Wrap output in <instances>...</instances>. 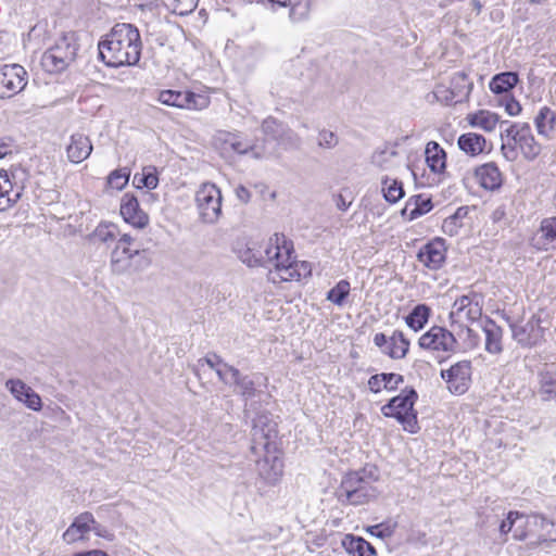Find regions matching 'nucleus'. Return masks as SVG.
I'll return each mask as SVG.
<instances>
[{
  "mask_svg": "<svg viewBox=\"0 0 556 556\" xmlns=\"http://www.w3.org/2000/svg\"><path fill=\"white\" fill-rule=\"evenodd\" d=\"M475 177L480 187L490 191L497 190L503 184L502 173L494 162L478 166Z\"/></svg>",
  "mask_w": 556,
  "mask_h": 556,
  "instance_id": "obj_19",
  "label": "nucleus"
},
{
  "mask_svg": "<svg viewBox=\"0 0 556 556\" xmlns=\"http://www.w3.org/2000/svg\"><path fill=\"white\" fill-rule=\"evenodd\" d=\"M486 139L477 132H466L458 137L459 150L470 156H477L486 151Z\"/></svg>",
  "mask_w": 556,
  "mask_h": 556,
  "instance_id": "obj_26",
  "label": "nucleus"
},
{
  "mask_svg": "<svg viewBox=\"0 0 556 556\" xmlns=\"http://www.w3.org/2000/svg\"><path fill=\"white\" fill-rule=\"evenodd\" d=\"M430 314H431V308L428 305L418 304L405 317V323L414 331H419L428 323Z\"/></svg>",
  "mask_w": 556,
  "mask_h": 556,
  "instance_id": "obj_38",
  "label": "nucleus"
},
{
  "mask_svg": "<svg viewBox=\"0 0 556 556\" xmlns=\"http://www.w3.org/2000/svg\"><path fill=\"white\" fill-rule=\"evenodd\" d=\"M135 239L124 233L116 241V245L111 253V270L116 275L130 273L134 267V260L140 255L138 248H132Z\"/></svg>",
  "mask_w": 556,
  "mask_h": 556,
  "instance_id": "obj_9",
  "label": "nucleus"
},
{
  "mask_svg": "<svg viewBox=\"0 0 556 556\" xmlns=\"http://www.w3.org/2000/svg\"><path fill=\"white\" fill-rule=\"evenodd\" d=\"M481 296L477 293L465 294L457 298L453 304L455 311L451 312V317L454 314H464L468 320L475 321L481 318L482 305L480 303Z\"/></svg>",
  "mask_w": 556,
  "mask_h": 556,
  "instance_id": "obj_16",
  "label": "nucleus"
},
{
  "mask_svg": "<svg viewBox=\"0 0 556 556\" xmlns=\"http://www.w3.org/2000/svg\"><path fill=\"white\" fill-rule=\"evenodd\" d=\"M381 182L383 197L389 203H396L404 197L405 193L401 181L386 177Z\"/></svg>",
  "mask_w": 556,
  "mask_h": 556,
  "instance_id": "obj_41",
  "label": "nucleus"
},
{
  "mask_svg": "<svg viewBox=\"0 0 556 556\" xmlns=\"http://www.w3.org/2000/svg\"><path fill=\"white\" fill-rule=\"evenodd\" d=\"M445 245L443 239H434L420 248L418 261L431 270L440 269L445 262Z\"/></svg>",
  "mask_w": 556,
  "mask_h": 556,
  "instance_id": "obj_15",
  "label": "nucleus"
},
{
  "mask_svg": "<svg viewBox=\"0 0 556 556\" xmlns=\"http://www.w3.org/2000/svg\"><path fill=\"white\" fill-rule=\"evenodd\" d=\"M505 111L510 116H516L521 112V105L515 98H509L504 103Z\"/></svg>",
  "mask_w": 556,
  "mask_h": 556,
  "instance_id": "obj_56",
  "label": "nucleus"
},
{
  "mask_svg": "<svg viewBox=\"0 0 556 556\" xmlns=\"http://www.w3.org/2000/svg\"><path fill=\"white\" fill-rule=\"evenodd\" d=\"M118 235V227L115 224L101 223L94 229L91 238L94 242L109 243L115 241Z\"/></svg>",
  "mask_w": 556,
  "mask_h": 556,
  "instance_id": "obj_42",
  "label": "nucleus"
},
{
  "mask_svg": "<svg viewBox=\"0 0 556 556\" xmlns=\"http://www.w3.org/2000/svg\"><path fill=\"white\" fill-rule=\"evenodd\" d=\"M471 362L464 359L452 365L448 369H442L441 378L447 383V389L454 394H464L471 380Z\"/></svg>",
  "mask_w": 556,
  "mask_h": 556,
  "instance_id": "obj_11",
  "label": "nucleus"
},
{
  "mask_svg": "<svg viewBox=\"0 0 556 556\" xmlns=\"http://www.w3.org/2000/svg\"><path fill=\"white\" fill-rule=\"evenodd\" d=\"M519 81L516 72H503L492 77L489 88L493 93L501 94L509 92Z\"/></svg>",
  "mask_w": 556,
  "mask_h": 556,
  "instance_id": "obj_35",
  "label": "nucleus"
},
{
  "mask_svg": "<svg viewBox=\"0 0 556 556\" xmlns=\"http://www.w3.org/2000/svg\"><path fill=\"white\" fill-rule=\"evenodd\" d=\"M395 526H391L387 522H381L368 528V532L380 539L390 538L394 532Z\"/></svg>",
  "mask_w": 556,
  "mask_h": 556,
  "instance_id": "obj_54",
  "label": "nucleus"
},
{
  "mask_svg": "<svg viewBox=\"0 0 556 556\" xmlns=\"http://www.w3.org/2000/svg\"><path fill=\"white\" fill-rule=\"evenodd\" d=\"M534 125L539 135L548 138L556 126V113L548 106L541 108L534 118Z\"/></svg>",
  "mask_w": 556,
  "mask_h": 556,
  "instance_id": "obj_36",
  "label": "nucleus"
},
{
  "mask_svg": "<svg viewBox=\"0 0 556 556\" xmlns=\"http://www.w3.org/2000/svg\"><path fill=\"white\" fill-rule=\"evenodd\" d=\"M121 215L127 224L137 229H143L149 224L148 214L140 208L138 199L131 193L122 197Z\"/></svg>",
  "mask_w": 556,
  "mask_h": 556,
  "instance_id": "obj_14",
  "label": "nucleus"
},
{
  "mask_svg": "<svg viewBox=\"0 0 556 556\" xmlns=\"http://www.w3.org/2000/svg\"><path fill=\"white\" fill-rule=\"evenodd\" d=\"M130 177V169L127 167L113 170L108 177V184L116 189L122 190L127 186Z\"/></svg>",
  "mask_w": 556,
  "mask_h": 556,
  "instance_id": "obj_47",
  "label": "nucleus"
},
{
  "mask_svg": "<svg viewBox=\"0 0 556 556\" xmlns=\"http://www.w3.org/2000/svg\"><path fill=\"white\" fill-rule=\"evenodd\" d=\"M12 152V140L10 138L0 139V159Z\"/></svg>",
  "mask_w": 556,
  "mask_h": 556,
  "instance_id": "obj_60",
  "label": "nucleus"
},
{
  "mask_svg": "<svg viewBox=\"0 0 556 556\" xmlns=\"http://www.w3.org/2000/svg\"><path fill=\"white\" fill-rule=\"evenodd\" d=\"M409 345V340L403 331L394 330L388 340V345L383 349V354L392 359H402L407 355Z\"/></svg>",
  "mask_w": 556,
  "mask_h": 556,
  "instance_id": "obj_28",
  "label": "nucleus"
},
{
  "mask_svg": "<svg viewBox=\"0 0 556 556\" xmlns=\"http://www.w3.org/2000/svg\"><path fill=\"white\" fill-rule=\"evenodd\" d=\"M235 192L238 200L242 203H248L251 199V192L242 185L238 186Z\"/></svg>",
  "mask_w": 556,
  "mask_h": 556,
  "instance_id": "obj_59",
  "label": "nucleus"
},
{
  "mask_svg": "<svg viewBox=\"0 0 556 556\" xmlns=\"http://www.w3.org/2000/svg\"><path fill=\"white\" fill-rule=\"evenodd\" d=\"M504 125H507V127L501 131V152L505 160L509 162L516 161L518 159V149L528 161H533L540 155L541 144L535 140L528 123L503 121L501 128Z\"/></svg>",
  "mask_w": 556,
  "mask_h": 556,
  "instance_id": "obj_3",
  "label": "nucleus"
},
{
  "mask_svg": "<svg viewBox=\"0 0 556 556\" xmlns=\"http://www.w3.org/2000/svg\"><path fill=\"white\" fill-rule=\"evenodd\" d=\"M382 380L383 379H381V377H379V374L371 376L368 379V387H369L370 391L374 393H379L383 389Z\"/></svg>",
  "mask_w": 556,
  "mask_h": 556,
  "instance_id": "obj_58",
  "label": "nucleus"
},
{
  "mask_svg": "<svg viewBox=\"0 0 556 556\" xmlns=\"http://www.w3.org/2000/svg\"><path fill=\"white\" fill-rule=\"evenodd\" d=\"M540 393L544 401H551L553 389H556V366H545L538 374Z\"/></svg>",
  "mask_w": 556,
  "mask_h": 556,
  "instance_id": "obj_37",
  "label": "nucleus"
},
{
  "mask_svg": "<svg viewBox=\"0 0 556 556\" xmlns=\"http://www.w3.org/2000/svg\"><path fill=\"white\" fill-rule=\"evenodd\" d=\"M220 140L224 142L225 149L229 148L238 154H245L251 151L256 159L266 156L265 152L257 151L256 146L243 139L239 134L226 132Z\"/></svg>",
  "mask_w": 556,
  "mask_h": 556,
  "instance_id": "obj_25",
  "label": "nucleus"
},
{
  "mask_svg": "<svg viewBox=\"0 0 556 556\" xmlns=\"http://www.w3.org/2000/svg\"><path fill=\"white\" fill-rule=\"evenodd\" d=\"M52 52L56 53L68 65L72 64L77 55L78 45L75 33H68L60 37L51 47Z\"/></svg>",
  "mask_w": 556,
  "mask_h": 556,
  "instance_id": "obj_27",
  "label": "nucleus"
},
{
  "mask_svg": "<svg viewBox=\"0 0 556 556\" xmlns=\"http://www.w3.org/2000/svg\"><path fill=\"white\" fill-rule=\"evenodd\" d=\"M159 101L165 105L188 110H201L208 104L207 97L189 90H162L159 94Z\"/></svg>",
  "mask_w": 556,
  "mask_h": 556,
  "instance_id": "obj_12",
  "label": "nucleus"
},
{
  "mask_svg": "<svg viewBox=\"0 0 556 556\" xmlns=\"http://www.w3.org/2000/svg\"><path fill=\"white\" fill-rule=\"evenodd\" d=\"M341 544L352 556H376L375 547L361 536L345 534Z\"/></svg>",
  "mask_w": 556,
  "mask_h": 556,
  "instance_id": "obj_29",
  "label": "nucleus"
},
{
  "mask_svg": "<svg viewBox=\"0 0 556 556\" xmlns=\"http://www.w3.org/2000/svg\"><path fill=\"white\" fill-rule=\"evenodd\" d=\"M540 236L532 238V245L538 250L547 251L556 247V216L542 219L539 228Z\"/></svg>",
  "mask_w": 556,
  "mask_h": 556,
  "instance_id": "obj_21",
  "label": "nucleus"
},
{
  "mask_svg": "<svg viewBox=\"0 0 556 556\" xmlns=\"http://www.w3.org/2000/svg\"><path fill=\"white\" fill-rule=\"evenodd\" d=\"M339 143L338 136L327 129H323L318 132L317 144L323 149H333Z\"/></svg>",
  "mask_w": 556,
  "mask_h": 556,
  "instance_id": "obj_49",
  "label": "nucleus"
},
{
  "mask_svg": "<svg viewBox=\"0 0 556 556\" xmlns=\"http://www.w3.org/2000/svg\"><path fill=\"white\" fill-rule=\"evenodd\" d=\"M334 202L337 208L343 212H345L352 203L351 201H346V199L341 193L334 195Z\"/></svg>",
  "mask_w": 556,
  "mask_h": 556,
  "instance_id": "obj_61",
  "label": "nucleus"
},
{
  "mask_svg": "<svg viewBox=\"0 0 556 556\" xmlns=\"http://www.w3.org/2000/svg\"><path fill=\"white\" fill-rule=\"evenodd\" d=\"M142 41L138 28L117 23L98 42L99 59L109 67L136 65L141 56Z\"/></svg>",
  "mask_w": 556,
  "mask_h": 556,
  "instance_id": "obj_1",
  "label": "nucleus"
},
{
  "mask_svg": "<svg viewBox=\"0 0 556 556\" xmlns=\"http://www.w3.org/2000/svg\"><path fill=\"white\" fill-rule=\"evenodd\" d=\"M273 4H277L282 8H289L290 18L293 22H300L305 20L311 10V0H268Z\"/></svg>",
  "mask_w": 556,
  "mask_h": 556,
  "instance_id": "obj_34",
  "label": "nucleus"
},
{
  "mask_svg": "<svg viewBox=\"0 0 556 556\" xmlns=\"http://www.w3.org/2000/svg\"><path fill=\"white\" fill-rule=\"evenodd\" d=\"M93 523L94 517L91 513L85 511L78 515L63 533V540L68 544L75 543L79 540H85Z\"/></svg>",
  "mask_w": 556,
  "mask_h": 556,
  "instance_id": "obj_18",
  "label": "nucleus"
},
{
  "mask_svg": "<svg viewBox=\"0 0 556 556\" xmlns=\"http://www.w3.org/2000/svg\"><path fill=\"white\" fill-rule=\"evenodd\" d=\"M235 252L249 267H262L264 264L262 247L256 242L237 243Z\"/></svg>",
  "mask_w": 556,
  "mask_h": 556,
  "instance_id": "obj_24",
  "label": "nucleus"
},
{
  "mask_svg": "<svg viewBox=\"0 0 556 556\" xmlns=\"http://www.w3.org/2000/svg\"><path fill=\"white\" fill-rule=\"evenodd\" d=\"M285 126L283 123L278 122L276 118L267 117L262 123V131L267 138L277 142L280 131L283 130Z\"/></svg>",
  "mask_w": 556,
  "mask_h": 556,
  "instance_id": "obj_48",
  "label": "nucleus"
},
{
  "mask_svg": "<svg viewBox=\"0 0 556 556\" xmlns=\"http://www.w3.org/2000/svg\"><path fill=\"white\" fill-rule=\"evenodd\" d=\"M24 400H21L27 408L39 412L42 408L41 397L30 387L28 391L23 394Z\"/></svg>",
  "mask_w": 556,
  "mask_h": 556,
  "instance_id": "obj_52",
  "label": "nucleus"
},
{
  "mask_svg": "<svg viewBox=\"0 0 556 556\" xmlns=\"http://www.w3.org/2000/svg\"><path fill=\"white\" fill-rule=\"evenodd\" d=\"M522 521V514L518 511H509L505 519L500 523L498 530L501 534H507L513 531L517 522Z\"/></svg>",
  "mask_w": 556,
  "mask_h": 556,
  "instance_id": "obj_51",
  "label": "nucleus"
},
{
  "mask_svg": "<svg viewBox=\"0 0 556 556\" xmlns=\"http://www.w3.org/2000/svg\"><path fill=\"white\" fill-rule=\"evenodd\" d=\"M465 331H466V339H465L466 345L469 349L477 348L479 345V343H480L479 334L473 329H471L469 327H466Z\"/></svg>",
  "mask_w": 556,
  "mask_h": 556,
  "instance_id": "obj_55",
  "label": "nucleus"
},
{
  "mask_svg": "<svg viewBox=\"0 0 556 556\" xmlns=\"http://www.w3.org/2000/svg\"><path fill=\"white\" fill-rule=\"evenodd\" d=\"M222 192L216 185L205 182L195 193V204L203 223L215 224L222 216Z\"/></svg>",
  "mask_w": 556,
  "mask_h": 556,
  "instance_id": "obj_8",
  "label": "nucleus"
},
{
  "mask_svg": "<svg viewBox=\"0 0 556 556\" xmlns=\"http://www.w3.org/2000/svg\"><path fill=\"white\" fill-rule=\"evenodd\" d=\"M232 384L235 391L248 402L254 399L260 392L255 388V380L253 377L242 375L239 370H232Z\"/></svg>",
  "mask_w": 556,
  "mask_h": 556,
  "instance_id": "obj_31",
  "label": "nucleus"
},
{
  "mask_svg": "<svg viewBox=\"0 0 556 556\" xmlns=\"http://www.w3.org/2000/svg\"><path fill=\"white\" fill-rule=\"evenodd\" d=\"M432 207L433 204L429 197H425L424 194H416L407 200L401 214L405 219L412 222L429 213Z\"/></svg>",
  "mask_w": 556,
  "mask_h": 556,
  "instance_id": "obj_23",
  "label": "nucleus"
},
{
  "mask_svg": "<svg viewBox=\"0 0 556 556\" xmlns=\"http://www.w3.org/2000/svg\"><path fill=\"white\" fill-rule=\"evenodd\" d=\"M379 377H381L383 389L388 391H394L397 389V387L404 382V377L400 374L394 372H382L379 374Z\"/></svg>",
  "mask_w": 556,
  "mask_h": 556,
  "instance_id": "obj_53",
  "label": "nucleus"
},
{
  "mask_svg": "<svg viewBox=\"0 0 556 556\" xmlns=\"http://www.w3.org/2000/svg\"><path fill=\"white\" fill-rule=\"evenodd\" d=\"M418 345L422 350L437 353L442 357L439 363L446 361L451 355L457 353L458 341L455 336L444 327L433 326L418 339Z\"/></svg>",
  "mask_w": 556,
  "mask_h": 556,
  "instance_id": "obj_7",
  "label": "nucleus"
},
{
  "mask_svg": "<svg viewBox=\"0 0 556 556\" xmlns=\"http://www.w3.org/2000/svg\"><path fill=\"white\" fill-rule=\"evenodd\" d=\"M426 162L431 172L441 174L446 167V153L435 141H430L426 147Z\"/></svg>",
  "mask_w": 556,
  "mask_h": 556,
  "instance_id": "obj_30",
  "label": "nucleus"
},
{
  "mask_svg": "<svg viewBox=\"0 0 556 556\" xmlns=\"http://www.w3.org/2000/svg\"><path fill=\"white\" fill-rule=\"evenodd\" d=\"M0 212L10 208L21 197L18 190L14 191L8 172L0 169Z\"/></svg>",
  "mask_w": 556,
  "mask_h": 556,
  "instance_id": "obj_33",
  "label": "nucleus"
},
{
  "mask_svg": "<svg viewBox=\"0 0 556 556\" xmlns=\"http://www.w3.org/2000/svg\"><path fill=\"white\" fill-rule=\"evenodd\" d=\"M350 282L345 279H342L327 292L326 299L337 306H342L345 299L350 294Z\"/></svg>",
  "mask_w": 556,
  "mask_h": 556,
  "instance_id": "obj_44",
  "label": "nucleus"
},
{
  "mask_svg": "<svg viewBox=\"0 0 556 556\" xmlns=\"http://www.w3.org/2000/svg\"><path fill=\"white\" fill-rule=\"evenodd\" d=\"M40 63L42 68L50 74L61 73L70 66L62 58L52 52L51 48L42 54Z\"/></svg>",
  "mask_w": 556,
  "mask_h": 556,
  "instance_id": "obj_40",
  "label": "nucleus"
},
{
  "mask_svg": "<svg viewBox=\"0 0 556 556\" xmlns=\"http://www.w3.org/2000/svg\"><path fill=\"white\" fill-rule=\"evenodd\" d=\"M481 328L485 336L484 349L490 354H500L503 351V329L493 319L485 317L481 320Z\"/></svg>",
  "mask_w": 556,
  "mask_h": 556,
  "instance_id": "obj_20",
  "label": "nucleus"
},
{
  "mask_svg": "<svg viewBox=\"0 0 556 556\" xmlns=\"http://www.w3.org/2000/svg\"><path fill=\"white\" fill-rule=\"evenodd\" d=\"M513 338L525 348L536 345L544 337V328L541 326V318L533 315L525 324L510 325Z\"/></svg>",
  "mask_w": 556,
  "mask_h": 556,
  "instance_id": "obj_13",
  "label": "nucleus"
},
{
  "mask_svg": "<svg viewBox=\"0 0 556 556\" xmlns=\"http://www.w3.org/2000/svg\"><path fill=\"white\" fill-rule=\"evenodd\" d=\"M204 361L214 370L222 364V358L216 354L206 356Z\"/></svg>",
  "mask_w": 556,
  "mask_h": 556,
  "instance_id": "obj_63",
  "label": "nucleus"
},
{
  "mask_svg": "<svg viewBox=\"0 0 556 556\" xmlns=\"http://www.w3.org/2000/svg\"><path fill=\"white\" fill-rule=\"evenodd\" d=\"M526 523H527L526 518L522 515V521L517 522V525L513 529V536L515 540L522 541L526 539V532H525Z\"/></svg>",
  "mask_w": 556,
  "mask_h": 556,
  "instance_id": "obj_57",
  "label": "nucleus"
},
{
  "mask_svg": "<svg viewBox=\"0 0 556 556\" xmlns=\"http://www.w3.org/2000/svg\"><path fill=\"white\" fill-rule=\"evenodd\" d=\"M90 531H93L98 536H101V538L110 536L106 529L104 527H102L100 523H98L96 520H94V523L92 525V527H90Z\"/></svg>",
  "mask_w": 556,
  "mask_h": 556,
  "instance_id": "obj_64",
  "label": "nucleus"
},
{
  "mask_svg": "<svg viewBox=\"0 0 556 556\" xmlns=\"http://www.w3.org/2000/svg\"><path fill=\"white\" fill-rule=\"evenodd\" d=\"M92 143L88 136L76 132L70 138L66 154L70 162L78 164L89 157L92 152Z\"/></svg>",
  "mask_w": 556,
  "mask_h": 556,
  "instance_id": "obj_17",
  "label": "nucleus"
},
{
  "mask_svg": "<svg viewBox=\"0 0 556 556\" xmlns=\"http://www.w3.org/2000/svg\"><path fill=\"white\" fill-rule=\"evenodd\" d=\"M473 84L465 72H457L451 78L450 93L446 104L459 103L469 98Z\"/></svg>",
  "mask_w": 556,
  "mask_h": 556,
  "instance_id": "obj_22",
  "label": "nucleus"
},
{
  "mask_svg": "<svg viewBox=\"0 0 556 556\" xmlns=\"http://www.w3.org/2000/svg\"><path fill=\"white\" fill-rule=\"evenodd\" d=\"M5 388L10 391V393L20 402L24 400L23 394L25 391L29 390V386H27L21 379H9L5 382Z\"/></svg>",
  "mask_w": 556,
  "mask_h": 556,
  "instance_id": "obj_50",
  "label": "nucleus"
},
{
  "mask_svg": "<svg viewBox=\"0 0 556 556\" xmlns=\"http://www.w3.org/2000/svg\"><path fill=\"white\" fill-rule=\"evenodd\" d=\"M417 399V391L413 387L405 388L381 407V413L386 417L395 418L405 431L417 433L419 426L417 413L414 409Z\"/></svg>",
  "mask_w": 556,
  "mask_h": 556,
  "instance_id": "obj_5",
  "label": "nucleus"
},
{
  "mask_svg": "<svg viewBox=\"0 0 556 556\" xmlns=\"http://www.w3.org/2000/svg\"><path fill=\"white\" fill-rule=\"evenodd\" d=\"M468 207L460 206L455 213L443 220L442 230L445 235L453 237L458 235L459 229L463 227L462 220L467 216Z\"/></svg>",
  "mask_w": 556,
  "mask_h": 556,
  "instance_id": "obj_39",
  "label": "nucleus"
},
{
  "mask_svg": "<svg viewBox=\"0 0 556 556\" xmlns=\"http://www.w3.org/2000/svg\"><path fill=\"white\" fill-rule=\"evenodd\" d=\"M378 480L375 466L364 467L358 471L348 472L337 490L338 501L348 505H363L377 497V489L372 485Z\"/></svg>",
  "mask_w": 556,
  "mask_h": 556,
  "instance_id": "obj_4",
  "label": "nucleus"
},
{
  "mask_svg": "<svg viewBox=\"0 0 556 556\" xmlns=\"http://www.w3.org/2000/svg\"><path fill=\"white\" fill-rule=\"evenodd\" d=\"M263 261L262 267L274 268L276 271H283L288 276H280L281 280H289L293 274L292 267V244L285 235H273L267 243L262 247Z\"/></svg>",
  "mask_w": 556,
  "mask_h": 556,
  "instance_id": "obj_6",
  "label": "nucleus"
},
{
  "mask_svg": "<svg viewBox=\"0 0 556 556\" xmlns=\"http://www.w3.org/2000/svg\"><path fill=\"white\" fill-rule=\"evenodd\" d=\"M276 435V425L268 416L260 415L253 420L251 451L254 454L265 452V456L256 462V467L258 476L268 484L277 483L283 472L282 460L271 454Z\"/></svg>",
  "mask_w": 556,
  "mask_h": 556,
  "instance_id": "obj_2",
  "label": "nucleus"
},
{
  "mask_svg": "<svg viewBox=\"0 0 556 556\" xmlns=\"http://www.w3.org/2000/svg\"><path fill=\"white\" fill-rule=\"evenodd\" d=\"M301 138L287 125L283 130L280 131L277 143L285 149H299L301 147Z\"/></svg>",
  "mask_w": 556,
  "mask_h": 556,
  "instance_id": "obj_46",
  "label": "nucleus"
},
{
  "mask_svg": "<svg viewBox=\"0 0 556 556\" xmlns=\"http://www.w3.org/2000/svg\"><path fill=\"white\" fill-rule=\"evenodd\" d=\"M388 340H389V338L382 332H378L374 337L375 345L378 346L382 353H383V349H386V346L388 345Z\"/></svg>",
  "mask_w": 556,
  "mask_h": 556,
  "instance_id": "obj_62",
  "label": "nucleus"
},
{
  "mask_svg": "<svg viewBox=\"0 0 556 556\" xmlns=\"http://www.w3.org/2000/svg\"><path fill=\"white\" fill-rule=\"evenodd\" d=\"M28 74L20 64L0 66V99L12 98L27 86Z\"/></svg>",
  "mask_w": 556,
  "mask_h": 556,
  "instance_id": "obj_10",
  "label": "nucleus"
},
{
  "mask_svg": "<svg viewBox=\"0 0 556 556\" xmlns=\"http://www.w3.org/2000/svg\"><path fill=\"white\" fill-rule=\"evenodd\" d=\"M466 119L471 127L491 132L498 123V115L486 110H479L478 112L468 114Z\"/></svg>",
  "mask_w": 556,
  "mask_h": 556,
  "instance_id": "obj_32",
  "label": "nucleus"
},
{
  "mask_svg": "<svg viewBox=\"0 0 556 556\" xmlns=\"http://www.w3.org/2000/svg\"><path fill=\"white\" fill-rule=\"evenodd\" d=\"M134 184L138 188H147L149 190L155 189L159 185V178L154 167L144 168L141 175L134 176Z\"/></svg>",
  "mask_w": 556,
  "mask_h": 556,
  "instance_id": "obj_45",
  "label": "nucleus"
},
{
  "mask_svg": "<svg viewBox=\"0 0 556 556\" xmlns=\"http://www.w3.org/2000/svg\"><path fill=\"white\" fill-rule=\"evenodd\" d=\"M165 8L177 15H188L198 7L199 0H162Z\"/></svg>",
  "mask_w": 556,
  "mask_h": 556,
  "instance_id": "obj_43",
  "label": "nucleus"
}]
</instances>
